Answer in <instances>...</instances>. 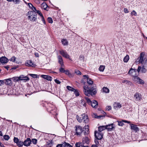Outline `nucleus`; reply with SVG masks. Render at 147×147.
Returning a JSON list of instances; mask_svg holds the SVG:
<instances>
[{"instance_id":"61","label":"nucleus","mask_w":147,"mask_h":147,"mask_svg":"<svg viewBox=\"0 0 147 147\" xmlns=\"http://www.w3.org/2000/svg\"><path fill=\"white\" fill-rule=\"evenodd\" d=\"M28 5L30 8L31 9L33 6V5L30 3H28Z\"/></svg>"},{"instance_id":"50","label":"nucleus","mask_w":147,"mask_h":147,"mask_svg":"<svg viewBox=\"0 0 147 147\" xmlns=\"http://www.w3.org/2000/svg\"><path fill=\"white\" fill-rule=\"evenodd\" d=\"M59 70L60 72L62 73H64L65 71V70H64L63 67H60L59 69Z\"/></svg>"},{"instance_id":"15","label":"nucleus","mask_w":147,"mask_h":147,"mask_svg":"<svg viewBox=\"0 0 147 147\" xmlns=\"http://www.w3.org/2000/svg\"><path fill=\"white\" fill-rule=\"evenodd\" d=\"M130 126L131 129L136 132L139 130L138 128L137 127L136 125L131 124H130Z\"/></svg>"},{"instance_id":"13","label":"nucleus","mask_w":147,"mask_h":147,"mask_svg":"<svg viewBox=\"0 0 147 147\" xmlns=\"http://www.w3.org/2000/svg\"><path fill=\"white\" fill-rule=\"evenodd\" d=\"M8 59L5 56L0 58V61L2 63H5L8 62Z\"/></svg>"},{"instance_id":"42","label":"nucleus","mask_w":147,"mask_h":147,"mask_svg":"<svg viewBox=\"0 0 147 147\" xmlns=\"http://www.w3.org/2000/svg\"><path fill=\"white\" fill-rule=\"evenodd\" d=\"M142 64L144 65V67H147V58L143 62Z\"/></svg>"},{"instance_id":"54","label":"nucleus","mask_w":147,"mask_h":147,"mask_svg":"<svg viewBox=\"0 0 147 147\" xmlns=\"http://www.w3.org/2000/svg\"><path fill=\"white\" fill-rule=\"evenodd\" d=\"M12 2H13L15 4H18L20 2V0H13Z\"/></svg>"},{"instance_id":"52","label":"nucleus","mask_w":147,"mask_h":147,"mask_svg":"<svg viewBox=\"0 0 147 147\" xmlns=\"http://www.w3.org/2000/svg\"><path fill=\"white\" fill-rule=\"evenodd\" d=\"M37 140L36 139H32V142L34 144H36L37 143Z\"/></svg>"},{"instance_id":"47","label":"nucleus","mask_w":147,"mask_h":147,"mask_svg":"<svg viewBox=\"0 0 147 147\" xmlns=\"http://www.w3.org/2000/svg\"><path fill=\"white\" fill-rule=\"evenodd\" d=\"M85 99L86 100L87 102L88 103H90L91 102V100L89 98L87 97H85Z\"/></svg>"},{"instance_id":"22","label":"nucleus","mask_w":147,"mask_h":147,"mask_svg":"<svg viewBox=\"0 0 147 147\" xmlns=\"http://www.w3.org/2000/svg\"><path fill=\"white\" fill-rule=\"evenodd\" d=\"M41 77L43 78L48 80H51L52 79L51 77L48 75H42Z\"/></svg>"},{"instance_id":"46","label":"nucleus","mask_w":147,"mask_h":147,"mask_svg":"<svg viewBox=\"0 0 147 147\" xmlns=\"http://www.w3.org/2000/svg\"><path fill=\"white\" fill-rule=\"evenodd\" d=\"M13 141L15 143L17 144L19 141V140L17 138L14 137L13 139Z\"/></svg>"},{"instance_id":"41","label":"nucleus","mask_w":147,"mask_h":147,"mask_svg":"<svg viewBox=\"0 0 147 147\" xmlns=\"http://www.w3.org/2000/svg\"><path fill=\"white\" fill-rule=\"evenodd\" d=\"M74 94L76 96H78L79 95V93L78 90L76 89H75V90L73 91Z\"/></svg>"},{"instance_id":"53","label":"nucleus","mask_w":147,"mask_h":147,"mask_svg":"<svg viewBox=\"0 0 147 147\" xmlns=\"http://www.w3.org/2000/svg\"><path fill=\"white\" fill-rule=\"evenodd\" d=\"M111 107L110 106H108L106 107V110L107 111H109L111 110Z\"/></svg>"},{"instance_id":"21","label":"nucleus","mask_w":147,"mask_h":147,"mask_svg":"<svg viewBox=\"0 0 147 147\" xmlns=\"http://www.w3.org/2000/svg\"><path fill=\"white\" fill-rule=\"evenodd\" d=\"M88 126H85L84 127V131L85 135H87L89 134V129L88 128Z\"/></svg>"},{"instance_id":"20","label":"nucleus","mask_w":147,"mask_h":147,"mask_svg":"<svg viewBox=\"0 0 147 147\" xmlns=\"http://www.w3.org/2000/svg\"><path fill=\"white\" fill-rule=\"evenodd\" d=\"M54 109L53 110V109H48V111L49 113H51L52 114L54 115L55 114V115H57V113L56 112V109L55 107H54Z\"/></svg>"},{"instance_id":"1","label":"nucleus","mask_w":147,"mask_h":147,"mask_svg":"<svg viewBox=\"0 0 147 147\" xmlns=\"http://www.w3.org/2000/svg\"><path fill=\"white\" fill-rule=\"evenodd\" d=\"M83 88L84 94L88 96H90V95L93 96L95 95L97 93V90L95 84H93L91 86L90 89L87 86H84Z\"/></svg>"},{"instance_id":"14","label":"nucleus","mask_w":147,"mask_h":147,"mask_svg":"<svg viewBox=\"0 0 147 147\" xmlns=\"http://www.w3.org/2000/svg\"><path fill=\"white\" fill-rule=\"evenodd\" d=\"M103 112V115H100L98 116L96 114H93L92 115V117H93L95 118L96 119H99L101 117H104L106 114V113L103 111H102Z\"/></svg>"},{"instance_id":"62","label":"nucleus","mask_w":147,"mask_h":147,"mask_svg":"<svg viewBox=\"0 0 147 147\" xmlns=\"http://www.w3.org/2000/svg\"><path fill=\"white\" fill-rule=\"evenodd\" d=\"M31 9H32L33 10V11H34V12H36V11H37V10H36V7H34V6L31 8Z\"/></svg>"},{"instance_id":"49","label":"nucleus","mask_w":147,"mask_h":147,"mask_svg":"<svg viewBox=\"0 0 147 147\" xmlns=\"http://www.w3.org/2000/svg\"><path fill=\"white\" fill-rule=\"evenodd\" d=\"M29 75L31 76L32 77L34 78H37V75L35 74H30Z\"/></svg>"},{"instance_id":"8","label":"nucleus","mask_w":147,"mask_h":147,"mask_svg":"<svg viewBox=\"0 0 147 147\" xmlns=\"http://www.w3.org/2000/svg\"><path fill=\"white\" fill-rule=\"evenodd\" d=\"M94 136L97 140H100L102 138L103 135L100 132L97 133L96 131H95Z\"/></svg>"},{"instance_id":"30","label":"nucleus","mask_w":147,"mask_h":147,"mask_svg":"<svg viewBox=\"0 0 147 147\" xmlns=\"http://www.w3.org/2000/svg\"><path fill=\"white\" fill-rule=\"evenodd\" d=\"M146 67H145L144 66V65H142V67H141V72L142 73H146L147 70V69L146 68Z\"/></svg>"},{"instance_id":"2","label":"nucleus","mask_w":147,"mask_h":147,"mask_svg":"<svg viewBox=\"0 0 147 147\" xmlns=\"http://www.w3.org/2000/svg\"><path fill=\"white\" fill-rule=\"evenodd\" d=\"M141 67L138 66V69H134L131 68L129 71L128 74L133 77L136 76H138L139 72L140 71Z\"/></svg>"},{"instance_id":"51","label":"nucleus","mask_w":147,"mask_h":147,"mask_svg":"<svg viewBox=\"0 0 147 147\" xmlns=\"http://www.w3.org/2000/svg\"><path fill=\"white\" fill-rule=\"evenodd\" d=\"M47 145L48 147H50L52 145V143L51 142H47Z\"/></svg>"},{"instance_id":"55","label":"nucleus","mask_w":147,"mask_h":147,"mask_svg":"<svg viewBox=\"0 0 147 147\" xmlns=\"http://www.w3.org/2000/svg\"><path fill=\"white\" fill-rule=\"evenodd\" d=\"M36 12V13H37L40 16V17L43 16L42 14L40 12V11L39 10H37L36 11V12Z\"/></svg>"},{"instance_id":"39","label":"nucleus","mask_w":147,"mask_h":147,"mask_svg":"<svg viewBox=\"0 0 147 147\" xmlns=\"http://www.w3.org/2000/svg\"><path fill=\"white\" fill-rule=\"evenodd\" d=\"M67 88L69 90L71 91H74L75 90V89L72 87L71 86H67Z\"/></svg>"},{"instance_id":"33","label":"nucleus","mask_w":147,"mask_h":147,"mask_svg":"<svg viewBox=\"0 0 147 147\" xmlns=\"http://www.w3.org/2000/svg\"><path fill=\"white\" fill-rule=\"evenodd\" d=\"M139 78H140L138 76H136L133 77V79L134 81L136 82L137 83Z\"/></svg>"},{"instance_id":"26","label":"nucleus","mask_w":147,"mask_h":147,"mask_svg":"<svg viewBox=\"0 0 147 147\" xmlns=\"http://www.w3.org/2000/svg\"><path fill=\"white\" fill-rule=\"evenodd\" d=\"M76 147H86V146H84L82 143L81 142H78L75 144Z\"/></svg>"},{"instance_id":"12","label":"nucleus","mask_w":147,"mask_h":147,"mask_svg":"<svg viewBox=\"0 0 147 147\" xmlns=\"http://www.w3.org/2000/svg\"><path fill=\"white\" fill-rule=\"evenodd\" d=\"M31 143V141L30 139L28 138L24 141V144L25 146H28L30 145Z\"/></svg>"},{"instance_id":"19","label":"nucleus","mask_w":147,"mask_h":147,"mask_svg":"<svg viewBox=\"0 0 147 147\" xmlns=\"http://www.w3.org/2000/svg\"><path fill=\"white\" fill-rule=\"evenodd\" d=\"M25 64L26 66L28 67H33L34 66L33 63L30 60L27 61Z\"/></svg>"},{"instance_id":"38","label":"nucleus","mask_w":147,"mask_h":147,"mask_svg":"<svg viewBox=\"0 0 147 147\" xmlns=\"http://www.w3.org/2000/svg\"><path fill=\"white\" fill-rule=\"evenodd\" d=\"M17 145L19 146H22L24 144V142L21 141H19L18 143L17 144Z\"/></svg>"},{"instance_id":"63","label":"nucleus","mask_w":147,"mask_h":147,"mask_svg":"<svg viewBox=\"0 0 147 147\" xmlns=\"http://www.w3.org/2000/svg\"><path fill=\"white\" fill-rule=\"evenodd\" d=\"M4 84V80H0V85H3Z\"/></svg>"},{"instance_id":"48","label":"nucleus","mask_w":147,"mask_h":147,"mask_svg":"<svg viewBox=\"0 0 147 147\" xmlns=\"http://www.w3.org/2000/svg\"><path fill=\"white\" fill-rule=\"evenodd\" d=\"M131 14L132 16H136L137 15V13L135 10H133L131 13Z\"/></svg>"},{"instance_id":"29","label":"nucleus","mask_w":147,"mask_h":147,"mask_svg":"<svg viewBox=\"0 0 147 147\" xmlns=\"http://www.w3.org/2000/svg\"><path fill=\"white\" fill-rule=\"evenodd\" d=\"M62 44L64 45H68V42L66 39H62L61 40Z\"/></svg>"},{"instance_id":"4","label":"nucleus","mask_w":147,"mask_h":147,"mask_svg":"<svg viewBox=\"0 0 147 147\" xmlns=\"http://www.w3.org/2000/svg\"><path fill=\"white\" fill-rule=\"evenodd\" d=\"M13 80L15 82H18L20 80H24L25 82H26L29 80V79L26 76H24L23 75H21L19 77H16L13 78Z\"/></svg>"},{"instance_id":"57","label":"nucleus","mask_w":147,"mask_h":147,"mask_svg":"<svg viewBox=\"0 0 147 147\" xmlns=\"http://www.w3.org/2000/svg\"><path fill=\"white\" fill-rule=\"evenodd\" d=\"M130 82V81L127 80H124L122 81L123 83H126V84H129Z\"/></svg>"},{"instance_id":"56","label":"nucleus","mask_w":147,"mask_h":147,"mask_svg":"<svg viewBox=\"0 0 147 147\" xmlns=\"http://www.w3.org/2000/svg\"><path fill=\"white\" fill-rule=\"evenodd\" d=\"M75 73L77 74L81 75V72L78 70H76L75 71Z\"/></svg>"},{"instance_id":"64","label":"nucleus","mask_w":147,"mask_h":147,"mask_svg":"<svg viewBox=\"0 0 147 147\" xmlns=\"http://www.w3.org/2000/svg\"><path fill=\"white\" fill-rule=\"evenodd\" d=\"M56 147H63L62 144H57Z\"/></svg>"},{"instance_id":"34","label":"nucleus","mask_w":147,"mask_h":147,"mask_svg":"<svg viewBox=\"0 0 147 147\" xmlns=\"http://www.w3.org/2000/svg\"><path fill=\"white\" fill-rule=\"evenodd\" d=\"M137 83L139 84L143 85L144 84V82L143 80L140 78L139 79H138V80Z\"/></svg>"},{"instance_id":"59","label":"nucleus","mask_w":147,"mask_h":147,"mask_svg":"<svg viewBox=\"0 0 147 147\" xmlns=\"http://www.w3.org/2000/svg\"><path fill=\"white\" fill-rule=\"evenodd\" d=\"M54 81L55 83L58 84H59L61 83V82L58 80L57 79H55Z\"/></svg>"},{"instance_id":"10","label":"nucleus","mask_w":147,"mask_h":147,"mask_svg":"<svg viewBox=\"0 0 147 147\" xmlns=\"http://www.w3.org/2000/svg\"><path fill=\"white\" fill-rule=\"evenodd\" d=\"M60 53L63 57L69 59L70 56L65 51L62 50L59 51Z\"/></svg>"},{"instance_id":"31","label":"nucleus","mask_w":147,"mask_h":147,"mask_svg":"<svg viewBox=\"0 0 147 147\" xmlns=\"http://www.w3.org/2000/svg\"><path fill=\"white\" fill-rule=\"evenodd\" d=\"M62 145L63 147H71L72 146L69 144L65 142L64 143H63Z\"/></svg>"},{"instance_id":"45","label":"nucleus","mask_w":147,"mask_h":147,"mask_svg":"<svg viewBox=\"0 0 147 147\" xmlns=\"http://www.w3.org/2000/svg\"><path fill=\"white\" fill-rule=\"evenodd\" d=\"M16 58L15 56H13L10 59H9V60L10 61L14 62L15 61Z\"/></svg>"},{"instance_id":"18","label":"nucleus","mask_w":147,"mask_h":147,"mask_svg":"<svg viewBox=\"0 0 147 147\" xmlns=\"http://www.w3.org/2000/svg\"><path fill=\"white\" fill-rule=\"evenodd\" d=\"M92 106L93 108H96L98 105V102L95 100H93L91 103Z\"/></svg>"},{"instance_id":"36","label":"nucleus","mask_w":147,"mask_h":147,"mask_svg":"<svg viewBox=\"0 0 147 147\" xmlns=\"http://www.w3.org/2000/svg\"><path fill=\"white\" fill-rule=\"evenodd\" d=\"M64 73H65L66 75H68L70 77L72 76L71 73H69L68 70H65V71Z\"/></svg>"},{"instance_id":"25","label":"nucleus","mask_w":147,"mask_h":147,"mask_svg":"<svg viewBox=\"0 0 147 147\" xmlns=\"http://www.w3.org/2000/svg\"><path fill=\"white\" fill-rule=\"evenodd\" d=\"M82 142L84 144L85 143L88 144L89 143V139L88 137H86L82 139Z\"/></svg>"},{"instance_id":"11","label":"nucleus","mask_w":147,"mask_h":147,"mask_svg":"<svg viewBox=\"0 0 147 147\" xmlns=\"http://www.w3.org/2000/svg\"><path fill=\"white\" fill-rule=\"evenodd\" d=\"M141 96V94L139 93L138 92L136 93L134 95L135 100L136 101H140L142 99Z\"/></svg>"},{"instance_id":"9","label":"nucleus","mask_w":147,"mask_h":147,"mask_svg":"<svg viewBox=\"0 0 147 147\" xmlns=\"http://www.w3.org/2000/svg\"><path fill=\"white\" fill-rule=\"evenodd\" d=\"M83 77L84 79L87 80V82L89 84L92 85L93 84V82L91 79L89 78L88 75H84L83 76Z\"/></svg>"},{"instance_id":"16","label":"nucleus","mask_w":147,"mask_h":147,"mask_svg":"<svg viewBox=\"0 0 147 147\" xmlns=\"http://www.w3.org/2000/svg\"><path fill=\"white\" fill-rule=\"evenodd\" d=\"M121 107V104L119 103L115 102L113 104L114 108L115 109H118Z\"/></svg>"},{"instance_id":"7","label":"nucleus","mask_w":147,"mask_h":147,"mask_svg":"<svg viewBox=\"0 0 147 147\" xmlns=\"http://www.w3.org/2000/svg\"><path fill=\"white\" fill-rule=\"evenodd\" d=\"M106 127L108 131H111L115 130V125L113 123H112L106 125Z\"/></svg>"},{"instance_id":"28","label":"nucleus","mask_w":147,"mask_h":147,"mask_svg":"<svg viewBox=\"0 0 147 147\" xmlns=\"http://www.w3.org/2000/svg\"><path fill=\"white\" fill-rule=\"evenodd\" d=\"M58 62L59 63H63V61L62 57L60 55H58L57 57Z\"/></svg>"},{"instance_id":"58","label":"nucleus","mask_w":147,"mask_h":147,"mask_svg":"<svg viewBox=\"0 0 147 147\" xmlns=\"http://www.w3.org/2000/svg\"><path fill=\"white\" fill-rule=\"evenodd\" d=\"M41 17V18L43 22V23H44V24H46L45 21V19L44 18V17L43 16H42Z\"/></svg>"},{"instance_id":"40","label":"nucleus","mask_w":147,"mask_h":147,"mask_svg":"<svg viewBox=\"0 0 147 147\" xmlns=\"http://www.w3.org/2000/svg\"><path fill=\"white\" fill-rule=\"evenodd\" d=\"M118 122V125L120 126H123L124 125L123 120H122V121H117Z\"/></svg>"},{"instance_id":"35","label":"nucleus","mask_w":147,"mask_h":147,"mask_svg":"<svg viewBox=\"0 0 147 147\" xmlns=\"http://www.w3.org/2000/svg\"><path fill=\"white\" fill-rule=\"evenodd\" d=\"M129 55H126L123 59V61L125 62H127L129 60Z\"/></svg>"},{"instance_id":"37","label":"nucleus","mask_w":147,"mask_h":147,"mask_svg":"<svg viewBox=\"0 0 147 147\" xmlns=\"http://www.w3.org/2000/svg\"><path fill=\"white\" fill-rule=\"evenodd\" d=\"M105 66L103 65H100L99 68V70L100 71H103L105 69Z\"/></svg>"},{"instance_id":"44","label":"nucleus","mask_w":147,"mask_h":147,"mask_svg":"<svg viewBox=\"0 0 147 147\" xmlns=\"http://www.w3.org/2000/svg\"><path fill=\"white\" fill-rule=\"evenodd\" d=\"M48 22L51 24H52L53 22V21L52 18L51 17H48L47 19Z\"/></svg>"},{"instance_id":"32","label":"nucleus","mask_w":147,"mask_h":147,"mask_svg":"<svg viewBox=\"0 0 147 147\" xmlns=\"http://www.w3.org/2000/svg\"><path fill=\"white\" fill-rule=\"evenodd\" d=\"M102 90L103 92L106 93H108L109 92V89L107 87H104L103 88Z\"/></svg>"},{"instance_id":"23","label":"nucleus","mask_w":147,"mask_h":147,"mask_svg":"<svg viewBox=\"0 0 147 147\" xmlns=\"http://www.w3.org/2000/svg\"><path fill=\"white\" fill-rule=\"evenodd\" d=\"M98 131L101 132L102 131L106 129V125L100 126L98 127Z\"/></svg>"},{"instance_id":"27","label":"nucleus","mask_w":147,"mask_h":147,"mask_svg":"<svg viewBox=\"0 0 147 147\" xmlns=\"http://www.w3.org/2000/svg\"><path fill=\"white\" fill-rule=\"evenodd\" d=\"M4 84L7 85H9L11 83V81L10 79H8L4 80Z\"/></svg>"},{"instance_id":"43","label":"nucleus","mask_w":147,"mask_h":147,"mask_svg":"<svg viewBox=\"0 0 147 147\" xmlns=\"http://www.w3.org/2000/svg\"><path fill=\"white\" fill-rule=\"evenodd\" d=\"M3 137L4 139L6 140H8L10 138L9 136L8 135H4Z\"/></svg>"},{"instance_id":"5","label":"nucleus","mask_w":147,"mask_h":147,"mask_svg":"<svg viewBox=\"0 0 147 147\" xmlns=\"http://www.w3.org/2000/svg\"><path fill=\"white\" fill-rule=\"evenodd\" d=\"M145 53L144 52H142L140 53V56L137 59L136 61V63L142 64L145 59Z\"/></svg>"},{"instance_id":"24","label":"nucleus","mask_w":147,"mask_h":147,"mask_svg":"<svg viewBox=\"0 0 147 147\" xmlns=\"http://www.w3.org/2000/svg\"><path fill=\"white\" fill-rule=\"evenodd\" d=\"M80 119H88V117L87 115L83 114L81 115Z\"/></svg>"},{"instance_id":"60","label":"nucleus","mask_w":147,"mask_h":147,"mask_svg":"<svg viewBox=\"0 0 147 147\" xmlns=\"http://www.w3.org/2000/svg\"><path fill=\"white\" fill-rule=\"evenodd\" d=\"M123 11L125 13H128L129 12V11L127 8H124L123 9Z\"/></svg>"},{"instance_id":"3","label":"nucleus","mask_w":147,"mask_h":147,"mask_svg":"<svg viewBox=\"0 0 147 147\" xmlns=\"http://www.w3.org/2000/svg\"><path fill=\"white\" fill-rule=\"evenodd\" d=\"M28 19H30L31 21H35L37 19V14L36 12L33 11H30L28 12Z\"/></svg>"},{"instance_id":"6","label":"nucleus","mask_w":147,"mask_h":147,"mask_svg":"<svg viewBox=\"0 0 147 147\" xmlns=\"http://www.w3.org/2000/svg\"><path fill=\"white\" fill-rule=\"evenodd\" d=\"M75 135L77 136H80L82 132H83L82 128L79 126H76L75 127Z\"/></svg>"},{"instance_id":"17","label":"nucleus","mask_w":147,"mask_h":147,"mask_svg":"<svg viewBox=\"0 0 147 147\" xmlns=\"http://www.w3.org/2000/svg\"><path fill=\"white\" fill-rule=\"evenodd\" d=\"M48 6L45 3H43L41 5L42 8L47 11L48 10L49 8H48Z\"/></svg>"}]
</instances>
